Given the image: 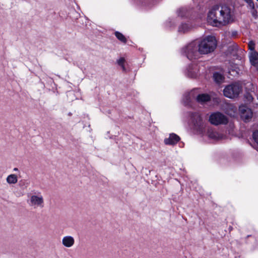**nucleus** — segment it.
<instances>
[{"instance_id":"a211bd4d","label":"nucleus","mask_w":258,"mask_h":258,"mask_svg":"<svg viewBox=\"0 0 258 258\" xmlns=\"http://www.w3.org/2000/svg\"><path fill=\"white\" fill-rule=\"evenodd\" d=\"M213 79L216 83H221L223 82L224 77L222 74L218 73H215L213 74Z\"/></svg>"},{"instance_id":"0eeeda50","label":"nucleus","mask_w":258,"mask_h":258,"mask_svg":"<svg viewBox=\"0 0 258 258\" xmlns=\"http://www.w3.org/2000/svg\"><path fill=\"white\" fill-rule=\"evenodd\" d=\"M209 121L212 124L215 125L226 124L228 122L227 117L220 112L212 113L210 116Z\"/></svg>"},{"instance_id":"b1692460","label":"nucleus","mask_w":258,"mask_h":258,"mask_svg":"<svg viewBox=\"0 0 258 258\" xmlns=\"http://www.w3.org/2000/svg\"><path fill=\"white\" fill-rule=\"evenodd\" d=\"M13 170L14 171H18V169L17 168H14Z\"/></svg>"},{"instance_id":"20e7f679","label":"nucleus","mask_w":258,"mask_h":258,"mask_svg":"<svg viewBox=\"0 0 258 258\" xmlns=\"http://www.w3.org/2000/svg\"><path fill=\"white\" fill-rule=\"evenodd\" d=\"M183 52L189 59L192 60L198 58L199 54H200L198 42L195 41L188 44L183 49Z\"/></svg>"},{"instance_id":"9d476101","label":"nucleus","mask_w":258,"mask_h":258,"mask_svg":"<svg viewBox=\"0 0 258 258\" xmlns=\"http://www.w3.org/2000/svg\"><path fill=\"white\" fill-rule=\"evenodd\" d=\"M191 117L195 127H198L199 129L203 128V122L199 113H195L193 114Z\"/></svg>"},{"instance_id":"f3484780","label":"nucleus","mask_w":258,"mask_h":258,"mask_svg":"<svg viewBox=\"0 0 258 258\" xmlns=\"http://www.w3.org/2000/svg\"><path fill=\"white\" fill-rule=\"evenodd\" d=\"M230 67L231 68L229 70L228 73L233 76L237 75L239 71V69L237 66L234 64H230Z\"/></svg>"},{"instance_id":"423d86ee","label":"nucleus","mask_w":258,"mask_h":258,"mask_svg":"<svg viewBox=\"0 0 258 258\" xmlns=\"http://www.w3.org/2000/svg\"><path fill=\"white\" fill-rule=\"evenodd\" d=\"M249 49L251 51L249 53V58L251 66L258 69V54L254 51L255 44L252 41L249 42L248 44Z\"/></svg>"},{"instance_id":"f8f14e48","label":"nucleus","mask_w":258,"mask_h":258,"mask_svg":"<svg viewBox=\"0 0 258 258\" xmlns=\"http://www.w3.org/2000/svg\"><path fill=\"white\" fill-rule=\"evenodd\" d=\"M207 134L208 137L212 139L218 140L222 139L221 134L212 129L208 130Z\"/></svg>"},{"instance_id":"4468645a","label":"nucleus","mask_w":258,"mask_h":258,"mask_svg":"<svg viewBox=\"0 0 258 258\" xmlns=\"http://www.w3.org/2000/svg\"><path fill=\"white\" fill-rule=\"evenodd\" d=\"M210 96L207 94H199L196 98L197 101L201 103H204L210 100Z\"/></svg>"},{"instance_id":"6ab92c4d","label":"nucleus","mask_w":258,"mask_h":258,"mask_svg":"<svg viewBox=\"0 0 258 258\" xmlns=\"http://www.w3.org/2000/svg\"><path fill=\"white\" fill-rule=\"evenodd\" d=\"M246 3L248 4L249 7L252 9L251 13L254 17H256L257 16V12L256 10H254V4L251 0H245Z\"/></svg>"},{"instance_id":"f257e3e1","label":"nucleus","mask_w":258,"mask_h":258,"mask_svg":"<svg viewBox=\"0 0 258 258\" xmlns=\"http://www.w3.org/2000/svg\"><path fill=\"white\" fill-rule=\"evenodd\" d=\"M234 20V12L227 6H213L207 15V21L213 26H225Z\"/></svg>"},{"instance_id":"6e6552de","label":"nucleus","mask_w":258,"mask_h":258,"mask_svg":"<svg viewBox=\"0 0 258 258\" xmlns=\"http://www.w3.org/2000/svg\"><path fill=\"white\" fill-rule=\"evenodd\" d=\"M239 111L241 118L245 122L248 121L252 116L253 113L251 110L245 106H240Z\"/></svg>"},{"instance_id":"39448f33","label":"nucleus","mask_w":258,"mask_h":258,"mask_svg":"<svg viewBox=\"0 0 258 258\" xmlns=\"http://www.w3.org/2000/svg\"><path fill=\"white\" fill-rule=\"evenodd\" d=\"M241 91V87L238 83H234L227 86L223 90L225 96L229 98H234L238 96Z\"/></svg>"},{"instance_id":"dca6fc26","label":"nucleus","mask_w":258,"mask_h":258,"mask_svg":"<svg viewBox=\"0 0 258 258\" xmlns=\"http://www.w3.org/2000/svg\"><path fill=\"white\" fill-rule=\"evenodd\" d=\"M192 28V26L189 24H182L178 29V31L181 33H185L189 31Z\"/></svg>"},{"instance_id":"7ed1b4c3","label":"nucleus","mask_w":258,"mask_h":258,"mask_svg":"<svg viewBox=\"0 0 258 258\" xmlns=\"http://www.w3.org/2000/svg\"><path fill=\"white\" fill-rule=\"evenodd\" d=\"M27 203L28 205L34 208H42L44 205V200L40 192H35L28 196Z\"/></svg>"},{"instance_id":"4be33fe9","label":"nucleus","mask_w":258,"mask_h":258,"mask_svg":"<svg viewBox=\"0 0 258 258\" xmlns=\"http://www.w3.org/2000/svg\"><path fill=\"white\" fill-rule=\"evenodd\" d=\"M124 62H125V59L123 57H121L120 58L118 61H117V63L119 66H120L122 69V70L123 71H125V67H124Z\"/></svg>"},{"instance_id":"ddd939ff","label":"nucleus","mask_w":258,"mask_h":258,"mask_svg":"<svg viewBox=\"0 0 258 258\" xmlns=\"http://www.w3.org/2000/svg\"><path fill=\"white\" fill-rule=\"evenodd\" d=\"M250 144L254 149L258 150V132L257 131L253 132L252 139Z\"/></svg>"},{"instance_id":"412c9836","label":"nucleus","mask_w":258,"mask_h":258,"mask_svg":"<svg viewBox=\"0 0 258 258\" xmlns=\"http://www.w3.org/2000/svg\"><path fill=\"white\" fill-rule=\"evenodd\" d=\"M115 35L117 37V38L119 40H120L121 42L124 43H126V39L125 37H124V36L122 34H121L118 32H115Z\"/></svg>"},{"instance_id":"2eb2a0df","label":"nucleus","mask_w":258,"mask_h":258,"mask_svg":"<svg viewBox=\"0 0 258 258\" xmlns=\"http://www.w3.org/2000/svg\"><path fill=\"white\" fill-rule=\"evenodd\" d=\"M18 176L15 174H11L8 175L6 178V181L10 184H14L18 182Z\"/></svg>"},{"instance_id":"9b49d317","label":"nucleus","mask_w":258,"mask_h":258,"mask_svg":"<svg viewBox=\"0 0 258 258\" xmlns=\"http://www.w3.org/2000/svg\"><path fill=\"white\" fill-rule=\"evenodd\" d=\"M180 140V138L175 134L170 135L169 138L164 140V143L166 145H173L176 144Z\"/></svg>"},{"instance_id":"aec40b11","label":"nucleus","mask_w":258,"mask_h":258,"mask_svg":"<svg viewBox=\"0 0 258 258\" xmlns=\"http://www.w3.org/2000/svg\"><path fill=\"white\" fill-rule=\"evenodd\" d=\"M198 71L197 68L192 69L189 68L188 70V75L191 78H196L197 76Z\"/></svg>"},{"instance_id":"1a4fd4ad","label":"nucleus","mask_w":258,"mask_h":258,"mask_svg":"<svg viewBox=\"0 0 258 258\" xmlns=\"http://www.w3.org/2000/svg\"><path fill=\"white\" fill-rule=\"evenodd\" d=\"M62 245L67 248L72 247L75 244L74 238L70 235L65 236L62 238Z\"/></svg>"},{"instance_id":"5701e85b","label":"nucleus","mask_w":258,"mask_h":258,"mask_svg":"<svg viewBox=\"0 0 258 258\" xmlns=\"http://www.w3.org/2000/svg\"><path fill=\"white\" fill-rule=\"evenodd\" d=\"M178 16H180L181 17H183L186 16L187 13V11L184 8H181L179 9V10L177 12Z\"/></svg>"},{"instance_id":"f03ea898","label":"nucleus","mask_w":258,"mask_h":258,"mask_svg":"<svg viewBox=\"0 0 258 258\" xmlns=\"http://www.w3.org/2000/svg\"><path fill=\"white\" fill-rule=\"evenodd\" d=\"M217 42L215 37L208 36L200 42H198L200 54H207L212 52L216 48Z\"/></svg>"}]
</instances>
